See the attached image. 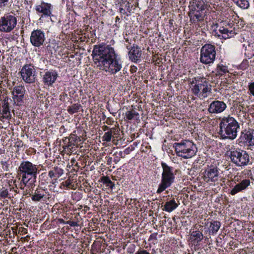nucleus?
<instances>
[{
    "label": "nucleus",
    "instance_id": "obj_47",
    "mask_svg": "<svg viewBox=\"0 0 254 254\" xmlns=\"http://www.w3.org/2000/svg\"><path fill=\"white\" fill-rule=\"evenodd\" d=\"M4 119H5V116L3 115L2 112L0 111V120L3 121Z\"/></svg>",
    "mask_w": 254,
    "mask_h": 254
},
{
    "label": "nucleus",
    "instance_id": "obj_46",
    "mask_svg": "<svg viewBox=\"0 0 254 254\" xmlns=\"http://www.w3.org/2000/svg\"><path fill=\"white\" fill-rule=\"evenodd\" d=\"M136 70H137V67L135 66H132L131 67V68H130V71L131 72H136Z\"/></svg>",
    "mask_w": 254,
    "mask_h": 254
},
{
    "label": "nucleus",
    "instance_id": "obj_27",
    "mask_svg": "<svg viewBox=\"0 0 254 254\" xmlns=\"http://www.w3.org/2000/svg\"><path fill=\"white\" fill-rule=\"evenodd\" d=\"M221 223L218 221H213L210 223L209 227V233L212 235L216 234L220 229Z\"/></svg>",
    "mask_w": 254,
    "mask_h": 254
},
{
    "label": "nucleus",
    "instance_id": "obj_13",
    "mask_svg": "<svg viewBox=\"0 0 254 254\" xmlns=\"http://www.w3.org/2000/svg\"><path fill=\"white\" fill-rule=\"evenodd\" d=\"M25 92V88L22 86H15L12 91L13 101L16 106H20L23 102V99Z\"/></svg>",
    "mask_w": 254,
    "mask_h": 254
},
{
    "label": "nucleus",
    "instance_id": "obj_52",
    "mask_svg": "<svg viewBox=\"0 0 254 254\" xmlns=\"http://www.w3.org/2000/svg\"><path fill=\"white\" fill-rule=\"evenodd\" d=\"M119 20H120V18L118 16H117L116 17V21L117 22V21H119Z\"/></svg>",
    "mask_w": 254,
    "mask_h": 254
},
{
    "label": "nucleus",
    "instance_id": "obj_35",
    "mask_svg": "<svg viewBox=\"0 0 254 254\" xmlns=\"http://www.w3.org/2000/svg\"><path fill=\"white\" fill-rule=\"evenodd\" d=\"M19 179H20V188L21 189V190H23L24 189V188L26 186H29V187H32L33 185V184L35 182H27V183H26V184H24L23 183H22V178H20L19 177Z\"/></svg>",
    "mask_w": 254,
    "mask_h": 254
},
{
    "label": "nucleus",
    "instance_id": "obj_21",
    "mask_svg": "<svg viewBox=\"0 0 254 254\" xmlns=\"http://www.w3.org/2000/svg\"><path fill=\"white\" fill-rule=\"evenodd\" d=\"M240 139L249 143L250 146L254 145V130L248 131L245 133L242 132Z\"/></svg>",
    "mask_w": 254,
    "mask_h": 254
},
{
    "label": "nucleus",
    "instance_id": "obj_16",
    "mask_svg": "<svg viewBox=\"0 0 254 254\" xmlns=\"http://www.w3.org/2000/svg\"><path fill=\"white\" fill-rule=\"evenodd\" d=\"M37 12L42 13L41 17L50 16L52 14V5L48 3L42 2L35 7Z\"/></svg>",
    "mask_w": 254,
    "mask_h": 254
},
{
    "label": "nucleus",
    "instance_id": "obj_39",
    "mask_svg": "<svg viewBox=\"0 0 254 254\" xmlns=\"http://www.w3.org/2000/svg\"><path fill=\"white\" fill-rule=\"evenodd\" d=\"M9 0H0V8L5 7Z\"/></svg>",
    "mask_w": 254,
    "mask_h": 254
},
{
    "label": "nucleus",
    "instance_id": "obj_20",
    "mask_svg": "<svg viewBox=\"0 0 254 254\" xmlns=\"http://www.w3.org/2000/svg\"><path fill=\"white\" fill-rule=\"evenodd\" d=\"M57 76L58 74L55 71H47L43 75V82L48 86L51 85L55 82Z\"/></svg>",
    "mask_w": 254,
    "mask_h": 254
},
{
    "label": "nucleus",
    "instance_id": "obj_53",
    "mask_svg": "<svg viewBox=\"0 0 254 254\" xmlns=\"http://www.w3.org/2000/svg\"><path fill=\"white\" fill-rule=\"evenodd\" d=\"M60 222L64 223V220L63 219H60Z\"/></svg>",
    "mask_w": 254,
    "mask_h": 254
},
{
    "label": "nucleus",
    "instance_id": "obj_7",
    "mask_svg": "<svg viewBox=\"0 0 254 254\" xmlns=\"http://www.w3.org/2000/svg\"><path fill=\"white\" fill-rule=\"evenodd\" d=\"M230 158L232 162L237 166H245L249 162V155L246 151L234 149L230 151Z\"/></svg>",
    "mask_w": 254,
    "mask_h": 254
},
{
    "label": "nucleus",
    "instance_id": "obj_8",
    "mask_svg": "<svg viewBox=\"0 0 254 254\" xmlns=\"http://www.w3.org/2000/svg\"><path fill=\"white\" fill-rule=\"evenodd\" d=\"M17 24L16 18L12 15L6 14L0 19V31L2 32H10Z\"/></svg>",
    "mask_w": 254,
    "mask_h": 254
},
{
    "label": "nucleus",
    "instance_id": "obj_44",
    "mask_svg": "<svg viewBox=\"0 0 254 254\" xmlns=\"http://www.w3.org/2000/svg\"><path fill=\"white\" fill-rule=\"evenodd\" d=\"M73 145V144L70 142V141H68L67 144L65 146L66 147L68 148L71 150L70 147L72 148V146Z\"/></svg>",
    "mask_w": 254,
    "mask_h": 254
},
{
    "label": "nucleus",
    "instance_id": "obj_41",
    "mask_svg": "<svg viewBox=\"0 0 254 254\" xmlns=\"http://www.w3.org/2000/svg\"><path fill=\"white\" fill-rule=\"evenodd\" d=\"M110 130L112 132V134H118L120 131L119 129L116 128L115 127L110 128Z\"/></svg>",
    "mask_w": 254,
    "mask_h": 254
},
{
    "label": "nucleus",
    "instance_id": "obj_18",
    "mask_svg": "<svg viewBox=\"0 0 254 254\" xmlns=\"http://www.w3.org/2000/svg\"><path fill=\"white\" fill-rule=\"evenodd\" d=\"M204 10H190L189 16L192 23H195L198 21H203L204 16Z\"/></svg>",
    "mask_w": 254,
    "mask_h": 254
},
{
    "label": "nucleus",
    "instance_id": "obj_32",
    "mask_svg": "<svg viewBox=\"0 0 254 254\" xmlns=\"http://www.w3.org/2000/svg\"><path fill=\"white\" fill-rule=\"evenodd\" d=\"M101 181L103 184H106L107 187L110 188L112 189L115 186L114 183L111 181L108 177H102L101 178Z\"/></svg>",
    "mask_w": 254,
    "mask_h": 254
},
{
    "label": "nucleus",
    "instance_id": "obj_11",
    "mask_svg": "<svg viewBox=\"0 0 254 254\" xmlns=\"http://www.w3.org/2000/svg\"><path fill=\"white\" fill-rule=\"evenodd\" d=\"M225 24V22H221L217 24L218 29L215 30V31H218V32H216V34L220 39H227L233 37L236 34L234 28L228 27L227 25L224 26Z\"/></svg>",
    "mask_w": 254,
    "mask_h": 254
},
{
    "label": "nucleus",
    "instance_id": "obj_43",
    "mask_svg": "<svg viewBox=\"0 0 254 254\" xmlns=\"http://www.w3.org/2000/svg\"><path fill=\"white\" fill-rule=\"evenodd\" d=\"M132 151V149L130 147H127L124 151V154L126 155L129 154Z\"/></svg>",
    "mask_w": 254,
    "mask_h": 254
},
{
    "label": "nucleus",
    "instance_id": "obj_5",
    "mask_svg": "<svg viewBox=\"0 0 254 254\" xmlns=\"http://www.w3.org/2000/svg\"><path fill=\"white\" fill-rule=\"evenodd\" d=\"M161 166L163 169L162 173V178L160 184L158 186V188L156 192L160 193L166 190V189L170 187L174 183L175 180V175L173 173V169L165 163H162Z\"/></svg>",
    "mask_w": 254,
    "mask_h": 254
},
{
    "label": "nucleus",
    "instance_id": "obj_10",
    "mask_svg": "<svg viewBox=\"0 0 254 254\" xmlns=\"http://www.w3.org/2000/svg\"><path fill=\"white\" fill-rule=\"evenodd\" d=\"M22 79L26 83H32L36 79V70L33 65L30 64H25L20 71Z\"/></svg>",
    "mask_w": 254,
    "mask_h": 254
},
{
    "label": "nucleus",
    "instance_id": "obj_34",
    "mask_svg": "<svg viewBox=\"0 0 254 254\" xmlns=\"http://www.w3.org/2000/svg\"><path fill=\"white\" fill-rule=\"evenodd\" d=\"M113 136L112 132L109 130L105 132L103 136V140L107 142H109L111 140L112 137Z\"/></svg>",
    "mask_w": 254,
    "mask_h": 254
},
{
    "label": "nucleus",
    "instance_id": "obj_3",
    "mask_svg": "<svg viewBox=\"0 0 254 254\" xmlns=\"http://www.w3.org/2000/svg\"><path fill=\"white\" fill-rule=\"evenodd\" d=\"M38 167L29 161H23L21 162L17 170V176L22 178L24 184L27 182H35L38 174Z\"/></svg>",
    "mask_w": 254,
    "mask_h": 254
},
{
    "label": "nucleus",
    "instance_id": "obj_24",
    "mask_svg": "<svg viewBox=\"0 0 254 254\" xmlns=\"http://www.w3.org/2000/svg\"><path fill=\"white\" fill-rule=\"evenodd\" d=\"M178 206V204L176 202L174 199L167 201L162 210L168 212H171L175 209Z\"/></svg>",
    "mask_w": 254,
    "mask_h": 254
},
{
    "label": "nucleus",
    "instance_id": "obj_4",
    "mask_svg": "<svg viewBox=\"0 0 254 254\" xmlns=\"http://www.w3.org/2000/svg\"><path fill=\"white\" fill-rule=\"evenodd\" d=\"M174 147L178 156L184 159H190L193 157L197 152V149L192 141L189 140L175 143Z\"/></svg>",
    "mask_w": 254,
    "mask_h": 254
},
{
    "label": "nucleus",
    "instance_id": "obj_17",
    "mask_svg": "<svg viewBox=\"0 0 254 254\" xmlns=\"http://www.w3.org/2000/svg\"><path fill=\"white\" fill-rule=\"evenodd\" d=\"M141 51L139 47L136 45H133L128 52L129 59L133 62L136 63L140 60L141 56Z\"/></svg>",
    "mask_w": 254,
    "mask_h": 254
},
{
    "label": "nucleus",
    "instance_id": "obj_38",
    "mask_svg": "<svg viewBox=\"0 0 254 254\" xmlns=\"http://www.w3.org/2000/svg\"><path fill=\"white\" fill-rule=\"evenodd\" d=\"M248 89L251 94L254 96V82L249 84Z\"/></svg>",
    "mask_w": 254,
    "mask_h": 254
},
{
    "label": "nucleus",
    "instance_id": "obj_15",
    "mask_svg": "<svg viewBox=\"0 0 254 254\" xmlns=\"http://www.w3.org/2000/svg\"><path fill=\"white\" fill-rule=\"evenodd\" d=\"M226 107V104L224 102L216 100L210 103L208 111L211 114H218L224 111Z\"/></svg>",
    "mask_w": 254,
    "mask_h": 254
},
{
    "label": "nucleus",
    "instance_id": "obj_9",
    "mask_svg": "<svg viewBox=\"0 0 254 254\" xmlns=\"http://www.w3.org/2000/svg\"><path fill=\"white\" fill-rule=\"evenodd\" d=\"M192 93L199 97L205 98L207 96V93L211 91V86L209 82L204 78L198 81L192 88Z\"/></svg>",
    "mask_w": 254,
    "mask_h": 254
},
{
    "label": "nucleus",
    "instance_id": "obj_49",
    "mask_svg": "<svg viewBox=\"0 0 254 254\" xmlns=\"http://www.w3.org/2000/svg\"><path fill=\"white\" fill-rule=\"evenodd\" d=\"M119 154H120V156H121V158H124L125 157L126 155L124 154V152H123L121 151Z\"/></svg>",
    "mask_w": 254,
    "mask_h": 254
},
{
    "label": "nucleus",
    "instance_id": "obj_50",
    "mask_svg": "<svg viewBox=\"0 0 254 254\" xmlns=\"http://www.w3.org/2000/svg\"><path fill=\"white\" fill-rule=\"evenodd\" d=\"M120 12L122 13H125V9L123 8L120 7Z\"/></svg>",
    "mask_w": 254,
    "mask_h": 254
},
{
    "label": "nucleus",
    "instance_id": "obj_36",
    "mask_svg": "<svg viewBox=\"0 0 254 254\" xmlns=\"http://www.w3.org/2000/svg\"><path fill=\"white\" fill-rule=\"evenodd\" d=\"M8 191L7 189H2L0 190V196L2 198L7 197Z\"/></svg>",
    "mask_w": 254,
    "mask_h": 254
},
{
    "label": "nucleus",
    "instance_id": "obj_26",
    "mask_svg": "<svg viewBox=\"0 0 254 254\" xmlns=\"http://www.w3.org/2000/svg\"><path fill=\"white\" fill-rule=\"evenodd\" d=\"M44 190L42 189H37L32 195L31 199L34 201H40L44 197Z\"/></svg>",
    "mask_w": 254,
    "mask_h": 254
},
{
    "label": "nucleus",
    "instance_id": "obj_33",
    "mask_svg": "<svg viewBox=\"0 0 254 254\" xmlns=\"http://www.w3.org/2000/svg\"><path fill=\"white\" fill-rule=\"evenodd\" d=\"M238 5L242 8L246 9L249 7V2L248 0H239Z\"/></svg>",
    "mask_w": 254,
    "mask_h": 254
},
{
    "label": "nucleus",
    "instance_id": "obj_54",
    "mask_svg": "<svg viewBox=\"0 0 254 254\" xmlns=\"http://www.w3.org/2000/svg\"><path fill=\"white\" fill-rule=\"evenodd\" d=\"M126 42H128V40L127 39H126Z\"/></svg>",
    "mask_w": 254,
    "mask_h": 254
},
{
    "label": "nucleus",
    "instance_id": "obj_48",
    "mask_svg": "<svg viewBox=\"0 0 254 254\" xmlns=\"http://www.w3.org/2000/svg\"><path fill=\"white\" fill-rule=\"evenodd\" d=\"M110 128H109V127L107 126H105L103 127V129L104 131H106V130H107L108 129H110Z\"/></svg>",
    "mask_w": 254,
    "mask_h": 254
},
{
    "label": "nucleus",
    "instance_id": "obj_29",
    "mask_svg": "<svg viewBox=\"0 0 254 254\" xmlns=\"http://www.w3.org/2000/svg\"><path fill=\"white\" fill-rule=\"evenodd\" d=\"M126 116L127 120H131L136 118H139V114L136 112L134 110L132 109L130 111H127L126 113Z\"/></svg>",
    "mask_w": 254,
    "mask_h": 254
},
{
    "label": "nucleus",
    "instance_id": "obj_31",
    "mask_svg": "<svg viewBox=\"0 0 254 254\" xmlns=\"http://www.w3.org/2000/svg\"><path fill=\"white\" fill-rule=\"evenodd\" d=\"M81 108V105L79 104H74L71 106H69L67 108V112L70 114H73L78 112Z\"/></svg>",
    "mask_w": 254,
    "mask_h": 254
},
{
    "label": "nucleus",
    "instance_id": "obj_45",
    "mask_svg": "<svg viewBox=\"0 0 254 254\" xmlns=\"http://www.w3.org/2000/svg\"><path fill=\"white\" fill-rule=\"evenodd\" d=\"M65 186L67 187V188H69V186L70 185V181L69 180H66L65 182Z\"/></svg>",
    "mask_w": 254,
    "mask_h": 254
},
{
    "label": "nucleus",
    "instance_id": "obj_23",
    "mask_svg": "<svg viewBox=\"0 0 254 254\" xmlns=\"http://www.w3.org/2000/svg\"><path fill=\"white\" fill-rule=\"evenodd\" d=\"M64 173V170L58 167H55L52 170L49 171L48 176L51 178H54L56 181L57 178H60Z\"/></svg>",
    "mask_w": 254,
    "mask_h": 254
},
{
    "label": "nucleus",
    "instance_id": "obj_25",
    "mask_svg": "<svg viewBox=\"0 0 254 254\" xmlns=\"http://www.w3.org/2000/svg\"><path fill=\"white\" fill-rule=\"evenodd\" d=\"M8 98L6 97L3 100V105L2 106L3 115L5 116V119H10L11 118V114L9 111V104L8 102Z\"/></svg>",
    "mask_w": 254,
    "mask_h": 254
},
{
    "label": "nucleus",
    "instance_id": "obj_14",
    "mask_svg": "<svg viewBox=\"0 0 254 254\" xmlns=\"http://www.w3.org/2000/svg\"><path fill=\"white\" fill-rule=\"evenodd\" d=\"M219 169L214 166L208 167L205 171L204 180L207 183L215 182L219 179Z\"/></svg>",
    "mask_w": 254,
    "mask_h": 254
},
{
    "label": "nucleus",
    "instance_id": "obj_37",
    "mask_svg": "<svg viewBox=\"0 0 254 254\" xmlns=\"http://www.w3.org/2000/svg\"><path fill=\"white\" fill-rule=\"evenodd\" d=\"M77 136L74 135H70L68 138V141H70V142L73 144V145H75Z\"/></svg>",
    "mask_w": 254,
    "mask_h": 254
},
{
    "label": "nucleus",
    "instance_id": "obj_19",
    "mask_svg": "<svg viewBox=\"0 0 254 254\" xmlns=\"http://www.w3.org/2000/svg\"><path fill=\"white\" fill-rule=\"evenodd\" d=\"M250 183L249 179L243 180L240 183L236 184L234 188L231 190L230 194L234 195L237 193L246 189L250 185Z\"/></svg>",
    "mask_w": 254,
    "mask_h": 254
},
{
    "label": "nucleus",
    "instance_id": "obj_42",
    "mask_svg": "<svg viewBox=\"0 0 254 254\" xmlns=\"http://www.w3.org/2000/svg\"><path fill=\"white\" fill-rule=\"evenodd\" d=\"M66 224L69 225L70 226H77L78 225L77 222L71 221H68Z\"/></svg>",
    "mask_w": 254,
    "mask_h": 254
},
{
    "label": "nucleus",
    "instance_id": "obj_12",
    "mask_svg": "<svg viewBox=\"0 0 254 254\" xmlns=\"http://www.w3.org/2000/svg\"><path fill=\"white\" fill-rule=\"evenodd\" d=\"M45 40L44 33L41 30H35L32 32L30 36V42L35 47H39L42 46Z\"/></svg>",
    "mask_w": 254,
    "mask_h": 254
},
{
    "label": "nucleus",
    "instance_id": "obj_40",
    "mask_svg": "<svg viewBox=\"0 0 254 254\" xmlns=\"http://www.w3.org/2000/svg\"><path fill=\"white\" fill-rule=\"evenodd\" d=\"M19 232L21 233V234H25L27 233V230L24 227H21L19 228Z\"/></svg>",
    "mask_w": 254,
    "mask_h": 254
},
{
    "label": "nucleus",
    "instance_id": "obj_6",
    "mask_svg": "<svg viewBox=\"0 0 254 254\" xmlns=\"http://www.w3.org/2000/svg\"><path fill=\"white\" fill-rule=\"evenodd\" d=\"M215 47L211 44H205L200 50V62L208 64L213 63L216 57Z\"/></svg>",
    "mask_w": 254,
    "mask_h": 254
},
{
    "label": "nucleus",
    "instance_id": "obj_51",
    "mask_svg": "<svg viewBox=\"0 0 254 254\" xmlns=\"http://www.w3.org/2000/svg\"><path fill=\"white\" fill-rule=\"evenodd\" d=\"M126 7H127V9H128L130 7V3L127 2V3L126 5Z\"/></svg>",
    "mask_w": 254,
    "mask_h": 254
},
{
    "label": "nucleus",
    "instance_id": "obj_30",
    "mask_svg": "<svg viewBox=\"0 0 254 254\" xmlns=\"http://www.w3.org/2000/svg\"><path fill=\"white\" fill-rule=\"evenodd\" d=\"M190 237L191 239L193 238V240L196 241L197 242H198L203 239V235L199 231H194L191 232Z\"/></svg>",
    "mask_w": 254,
    "mask_h": 254
},
{
    "label": "nucleus",
    "instance_id": "obj_2",
    "mask_svg": "<svg viewBox=\"0 0 254 254\" xmlns=\"http://www.w3.org/2000/svg\"><path fill=\"white\" fill-rule=\"evenodd\" d=\"M219 134L223 139L234 140L237 136L240 125L237 120L230 115L220 119Z\"/></svg>",
    "mask_w": 254,
    "mask_h": 254
},
{
    "label": "nucleus",
    "instance_id": "obj_28",
    "mask_svg": "<svg viewBox=\"0 0 254 254\" xmlns=\"http://www.w3.org/2000/svg\"><path fill=\"white\" fill-rule=\"evenodd\" d=\"M216 71V76H222L224 74L229 72L227 67L222 64H218Z\"/></svg>",
    "mask_w": 254,
    "mask_h": 254
},
{
    "label": "nucleus",
    "instance_id": "obj_22",
    "mask_svg": "<svg viewBox=\"0 0 254 254\" xmlns=\"http://www.w3.org/2000/svg\"><path fill=\"white\" fill-rule=\"evenodd\" d=\"M190 10H205L206 6L204 0H192L189 6Z\"/></svg>",
    "mask_w": 254,
    "mask_h": 254
},
{
    "label": "nucleus",
    "instance_id": "obj_1",
    "mask_svg": "<svg viewBox=\"0 0 254 254\" xmlns=\"http://www.w3.org/2000/svg\"><path fill=\"white\" fill-rule=\"evenodd\" d=\"M92 56L94 64L100 70L115 74L122 68L114 49L109 46L95 45Z\"/></svg>",
    "mask_w": 254,
    "mask_h": 254
}]
</instances>
